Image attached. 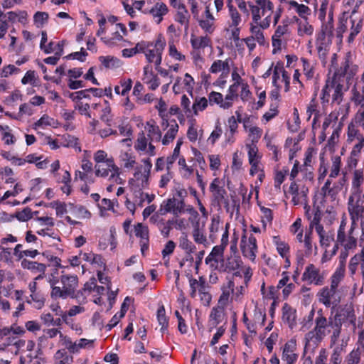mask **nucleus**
I'll return each mask as SVG.
<instances>
[{"label":"nucleus","instance_id":"31","mask_svg":"<svg viewBox=\"0 0 364 364\" xmlns=\"http://www.w3.org/2000/svg\"><path fill=\"white\" fill-rule=\"evenodd\" d=\"M363 181V171L359 170H355L354 171V177L353 180V188L355 190V193H360V191L359 190L360 185Z\"/></svg>","mask_w":364,"mask_h":364},{"label":"nucleus","instance_id":"41","mask_svg":"<svg viewBox=\"0 0 364 364\" xmlns=\"http://www.w3.org/2000/svg\"><path fill=\"white\" fill-rule=\"evenodd\" d=\"M230 15L232 19V26H237L241 21L240 15L235 7L232 5L229 6Z\"/></svg>","mask_w":364,"mask_h":364},{"label":"nucleus","instance_id":"58","mask_svg":"<svg viewBox=\"0 0 364 364\" xmlns=\"http://www.w3.org/2000/svg\"><path fill=\"white\" fill-rule=\"evenodd\" d=\"M347 18H341L339 21V26L337 28L336 33H337V37L339 38H342L343 33L346 32L347 29Z\"/></svg>","mask_w":364,"mask_h":364},{"label":"nucleus","instance_id":"29","mask_svg":"<svg viewBox=\"0 0 364 364\" xmlns=\"http://www.w3.org/2000/svg\"><path fill=\"white\" fill-rule=\"evenodd\" d=\"M181 144H182V141L178 140L177 141L176 147L173 149V154L171 156L167 157L166 168L168 171L170 170L172 164L174 163L176 159L178 157Z\"/></svg>","mask_w":364,"mask_h":364},{"label":"nucleus","instance_id":"45","mask_svg":"<svg viewBox=\"0 0 364 364\" xmlns=\"http://www.w3.org/2000/svg\"><path fill=\"white\" fill-rule=\"evenodd\" d=\"M213 22L214 21L209 19L198 21L199 26L208 33H212L213 32Z\"/></svg>","mask_w":364,"mask_h":364},{"label":"nucleus","instance_id":"24","mask_svg":"<svg viewBox=\"0 0 364 364\" xmlns=\"http://www.w3.org/2000/svg\"><path fill=\"white\" fill-rule=\"evenodd\" d=\"M135 235L140 237L141 240H149V229L147 226L144 225L142 223H137L134 226Z\"/></svg>","mask_w":364,"mask_h":364},{"label":"nucleus","instance_id":"6","mask_svg":"<svg viewBox=\"0 0 364 364\" xmlns=\"http://www.w3.org/2000/svg\"><path fill=\"white\" fill-rule=\"evenodd\" d=\"M301 279L317 286H321L324 283V276L320 273L319 269L313 264H310L306 267Z\"/></svg>","mask_w":364,"mask_h":364},{"label":"nucleus","instance_id":"23","mask_svg":"<svg viewBox=\"0 0 364 364\" xmlns=\"http://www.w3.org/2000/svg\"><path fill=\"white\" fill-rule=\"evenodd\" d=\"M146 126L149 127L148 136L151 141L156 140L159 141L161 139V132L158 126L151 124L149 122L146 123Z\"/></svg>","mask_w":364,"mask_h":364},{"label":"nucleus","instance_id":"63","mask_svg":"<svg viewBox=\"0 0 364 364\" xmlns=\"http://www.w3.org/2000/svg\"><path fill=\"white\" fill-rule=\"evenodd\" d=\"M111 112V108L107 106L105 109H102V114L100 117V119L105 122L108 126H110V122L112 121V118L109 114Z\"/></svg>","mask_w":364,"mask_h":364},{"label":"nucleus","instance_id":"22","mask_svg":"<svg viewBox=\"0 0 364 364\" xmlns=\"http://www.w3.org/2000/svg\"><path fill=\"white\" fill-rule=\"evenodd\" d=\"M55 358L59 360L57 364H71L73 362V356L69 355L64 349L58 350L55 355Z\"/></svg>","mask_w":364,"mask_h":364},{"label":"nucleus","instance_id":"28","mask_svg":"<svg viewBox=\"0 0 364 364\" xmlns=\"http://www.w3.org/2000/svg\"><path fill=\"white\" fill-rule=\"evenodd\" d=\"M321 32L323 35H328L329 36H333V12L331 11L328 14V21L323 24L321 28Z\"/></svg>","mask_w":364,"mask_h":364},{"label":"nucleus","instance_id":"20","mask_svg":"<svg viewBox=\"0 0 364 364\" xmlns=\"http://www.w3.org/2000/svg\"><path fill=\"white\" fill-rule=\"evenodd\" d=\"M99 60L106 68H114L119 66L120 60L114 56H100Z\"/></svg>","mask_w":364,"mask_h":364},{"label":"nucleus","instance_id":"39","mask_svg":"<svg viewBox=\"0 0 364 364\" xmlns=\"http://www.w3.org/2000/svg\"><path fill=\"white\" fill-rule=\"evenodd\" d=\"M256 4L262 10V15L264 16L265 14L266 11H272L274 9V6L272 1L268 0H257Z\"/></svg>","mask_w":364,"mask_h":364},{"label":"nucleus","instance_id":"61","mask_svg":"<svg viewBox=\"0 0 364 364\" xmlns=\"http://www.w3.org/2000/svg\"><path fill=\"white\" fill-rule=\"evenodd\" d=\"M121 86L123 87L121 91V95L125 96L131 90L132 86V80L128 79L127 80H121Z\"/></svg>","mask_w":364,"mask_h":364},{"label":"nucleus","instance_id":"51","mask_svg":"<svg viewBox=\"0 0 364 364\" xmlns=\"http://www.w3.org/2000/svg\"><path fill=\"white\" fill-rule=\"evenodd\" d=\"M340 163L341 159L340 157H336L333 161L331 173L329 175V178H336L340 171Z\"/></svg>","mask_w":364,"mask_h":364},{"label":"nucleus","instance_id":"60","mask_svg":"<svg viewBox=\"0 0 364 364\" xmlns=\"http://www.w3.org/2000/svg\"><path fill=\"white\" fill-rule=\"evenodd\" d=\"M11 130H7L2 133V140L7 145L14 144L15 143V136L11 133Z\"/></svg>","mask_w":364,"mask_h":364},{"label":"nucleus","instance_id":"64","mask_svg":"<svg viewBox=\"0 0 364 364\" xmlns=\"http://www.w3.org/2000/svg\"><path fill=\"white\" fill-rule=\"evenodd\" d=\"M193 237L196 242L203 244L206 242V237L200 231L198 228L193 230Z\"/></svg>","mask_w":364,"mask_h":364},{"label":"nucleus","instance_id":"15","mask_svg":"<svg viewBox=\"0 0 364 364\" xmlns=\"http://www.w3.org/2000/svg\"><path fill=\"white\" fill-rule=\"evenodd\" d=\"M157 320L159 324L161 326V332L163 333H165V331H167L168 329V317L166 316V311L164 305H161L158 309Z\"/></svg>","mask_w":364,"mask_h":364},{"label":"nucleus","instance_id":"55","mask_svg":"<svg viewBox=\"0 0 364 364\" xmlns=\"http://www.w3.org/2000/svg\"><path fill=\"white\" fill-rule=\"evenodd\" d=\"M346 242L343 244L346 250H352L356 247L357 239L353 236H348V239H346Z\"/></svg>","mask_w":364,"mask_h":364},{"label":"nucleus","instance_id":"34","mask_svg":"<svg viewBox=\"0 0 364 364\" xmlns=\"http://www.w3.org/2000/svg\"><path fill=\"white\" fill-rule=\"evenodd\" d=\"M251 32L253 34L252 37L255 38V41L256 40L258 42V43L261 46L265 45L266 41L263 32L260 30V28L258 26H252L251 27Z\"/></svg>","mask_w":364,"mask_h":364},{"label":"nucleus","instance_id":"36","mask_svg":"<svg viewBox=\"0 0 364 364\" xmlns=\"http://www.w3.org/2000/svg\"><path fill=\"white\" fill-rule=\"evenodd\" d=\"M141 46H144V44L139 42L136 43V46L133 48H125L122 50V55L125 58H130L138 53H143V47Z\"/></svg>","mask_w":364,"mask_h":364},{"label":"nucleus","instance_id":"18","mask_svg":"<svg viewBox=\"0 0 364 364\" xmlns=\"http://www.w3.org/2000/svg\"><path fill=\"white\" fill-rule=\"evenodd\" d=\"M288 4L291 6L296 9V12L301 18L304 20H308L307 16L310 14L311 9L307 6L304 4H299L294 0L289 1Z\"/></svg>","mask_w":364,"mask_h":364},{"label":"nucleus","instance_id":"32","mask_svg":"<svg viewBox=\"0 0 364 364\" xmlns=\"http://www.w3.org/2000/svg\"><path fill=\"white\" fill-rule=\"evenodd\" d=\"M177 205L176 206V213H174V215L178 216L179 214L183 213L186 211H188L189 213H196L194 210L193 208L189 206L188 208H186V204L184 199H176Z\"/></svg>","mask_w":364,"mask_h":364},{"label":"nucleus","instance_id":"57","mask_svg":"<svg viewBox=\"0 0 364 364\" xmlns=\"http://www.w3.org/2000/svg\"><path fill=\"white\" fill-rule=\"evenodd\" d=\"M360 257L354 255L350 261L349 263V271L351 274H354L357 270L358 265L360 263Z\"/></svg>","mask_w":364,"mask_h":364},{"label":"nucleus","instance_id":"59","mask_svg":"<svg viewBox=\"0 0 364 364\" xmlns=\"http://www.w3.org/2000/svg\"><path fill=\"white\" fill-rule=\"evenodd\" d=\"M326 350L325 348L321 349L318 355L316 358L315 364H328Z\"/></svg>","mask_w":364,"mask_h":364},{"label":"nucleus","instance_id":"46","mask_svg":"<svg viewBox=\"0 0 364 364\" xmlns=\"http://www.w3.org/2000/svg\"><path fill=\"white\" fill-rule=\"evenodd\" d=\"M63 341V344L67 348V349L71 353H77V349H76V342L73 343L71 339L63 335V338H60Z\"/></svg>","mask_w":364,"mask_h":364},{"label":"nucleus","instance_id":"25","mask_svg":"<svg viewBox=\"0 0 364 364\" xmlns=\"http://www.w3.org/2000/svg\"><path fill=\"white\" fill-rule=\"evenodd\" d=\"M210 42V38L207 36H202L200 38H192L191 39V43L192 47L194 49H200L205 48L208 46Z\"/></svg>","mask_w":364,"mask_h":364},{"label":"nucleus","instance_id":"33","mask_svg":"<svg viewBox=\"0 0 364 364\" xmlns=\"http://www.w3.org/2000/svg\"><path fill=\"white\" fill-rule=\"evenodd\" d=\"M334 87V81H331V82L329 80L326 81V85L322 90V93L321 96V100H322V102H328L329 101L330 98V92L331 90Z\"/></svg>","mask_w":364,"mask_h":364},{"label":"nucleus","instance_id":"48","mask_svg":"<svg viewBox=\"0 0 364 364\" xmlns=\"http://www.w3.org/2000/svg\"><path fill=\"white\" fill-rule=\"evenodd\" d=\"M189 14L177 11L175 20L181 25H186V28L188 27Z\"/></svg>","mask_w":364,"mask_h":364},{"label":"nucleus","instance_id":"30","mask_svg":"<svg viewBox=\"0 0 364 364\" xmlns=\"http://www.w3.org/2000/svg\"><path fill=\"white\" fill-rule=\"evenodd\" d=\"M314 28L311 26L307 20L299 22L298 24V34L301 36L304 35H311L313 33Z\"/></svg>","mask_w":364,"mask_h":364},{"label":"nucleus","instance_id":"38","mask_svg":"<svg viewBox=\"0 0 364 364\" xmlns=\"http://www.w3.org/2000/svg\"><path fill=\"white\" fill-rule=\"evenodd\" d=\"M33 212L28 207L25 208L23 210L18 212L16 217L17 219L22 222H26L32 218Z\"/></svg>","mask_w":364,"mask_h":364},{"label":"nucleus","instance_id":"10","mask_svg":"<svg viewBox=\"0 0 364 364\" xmlns=\"http://www.w3.org/2000/svg\"><path fill=\"white\" fill-rule=\"evenodd\" d=\"M296 310L285 303L282 307V320L287 322L290 328H293L296 325Z\"/></svg>","mask_w":364,"mask_h":364},{"label":"nucleus","instance_id":"49","mask_svg":"<svg viewBox=\"0 0 364 364\" xmlns=\"http://www.w3.org/2000/svg\"><path fill=\"white\" fill-rule=\"evenodd\" d=\"M87 55V53L84 50L83 48H81L80 52H74L68 55H67L66 58H72V59H76L78 60L80 62L85 61V58Z\"/></svg>","mask_w":364,"mask_h":364},{"label":"nucleus","instance_id":"9","mask_svg":"<svg viewBox=\"0 0 364 364\" xmlns=\"http://www.w3.org/2000/svg\"><path fill=\"white\" fill-rule=\"evenodd\" d=\"M338 316L341 324L346 321H349L353 325L355 323L356 316L352 305H346L341 310L340 313H336L334 316Z\"/></svg>","mask_w":364,"mask_h":364},{"label":"nucleus","instance_id":"21","mask_svg":"<svg viewBox=\"0 0 364 364\" xmlns=\"http://www.w3.org/2000/svg\"><path fill=\"white\" fill-rule=\"evenodd\" d=\"M174 124L171 125L170 129L168 130L164 138L162 139V144L167 145L170 141H173L178 131V125L174 120Z\"/></svg>","mask_w":364,"mask_h":364},{"label":"nucleus","instance_id":"5","mask_svg":"<svg viewBox=\"0 0 364 364\" xmlns=\"http://www.w3.org/2000/svg\"><path fill=\"white\" fill-rule=\"evenodd\" d=\"M166 46L164 39L159 36L157 40L154 42V48L148 49L143 52L145 54L146 58L149 63H155L156 66H159L161 63L162 52Z\"/></svg>","mask_w":364,"mask_h":364},{"label":"nucleus","instance_id":"14","mask_svg":"<svg viewBox=\"0 0 364 364\" xmlns=\"http://www.w3.org/2000/svg\"><path fill=\"white\" fill-rule=\"evenodd\" d=\"M168 11L167 6L163 2H158L150 10V14L154 18H158L157 23H159L162 21V16L166 15Z\"/></svg>","mask_w":364,"mask_h":364},{"label":"nucleus","instance_id":"56","mask_svg":"<svg viewBox=\"0 0 364 364\" xmlns=\"http://www.w3.org/2000/svg\"><path fill=\"white\" fill-rule=\"evenodd\" d=\"M288 31V22L283 21L282 26H278L274 33V36L275 38H281L283 35H284Z\"/></svg>","mask_w":364,"mask_h":364},{"label":"nucleus","instance_id":"42","mask_svg":"<svg viewBox=\"0 0 364 364\" xmlns=\"http://www.w3.org/2000/svg\"><path fill=\"white\" fill-rule=\"evenodd\" d=\"M342 348L338 346L336 347L331 355L330 363L331 364H341L342 362L341 357Z\"/></svg>","mask_w":364,"mask_h":364},{"label":"nucleus","instance_id":"17","mask_svg":"<svg viewBox=\"0 0 364 364\" xmlns=\"http://www.w3.org/2000/svg\"><path fill=\"white\" fill-rule=\"evenodd\" d=\"M242 261L239 257H230L227 259L225 264L223 263V272H231L240 268Z\"/></svg>","mask_w":364,"mask_h":364},{"label":"nucleus","instance_id":"37","mask_svg":"<svg viewBox=\"0 0 364 364\" xmlns=\"http://www.w3.org/2000/svg\"><path fill=\"white\" fill-rule=\"evenodd\" d=\"M121 161L124 162V166L127 168H133L136 164L135 157L125 152L121 155Z\"/></svg>","mask_w":364,"mask_h":364},{"label":"nucleus","instance_id":"50","mask_svg":"<svg viewBox=\"0 0 364 364\" xmlns=\"http://www.w3.org/2000/svg\"><path fill=\"white\" fill-rule=\"evenodd\" d=\"M333 241H334V233L333 232H328L320 237L321 246L328 247Z\"/></svg>","mask_w":364,"mask_h":364},{"label":"nucleus","instance_id":"3","mask_svg":"<svg viewBox=\"0 0 364 364\" xmlns=\"http://www.w3.org/2000/svg\"><path fill=\"white\" fill-rule=\"evenodd\" d=\"M318 300L326 307L337 306L341 302V298L338 290L328 287H323L318 293Z\"/></svg>","mask_w":364,"mask_h":364},{"label":"nucleus","instance_id":"26","mask_svg":"<svg viewBox=\"0 0 364 364\" xmlns=\"http://www.w3.org/2000/svg\"><path fill=\"white\" fill-rule=\"evenodd\" d=\"M361 350L360 348L353 350L346 358L347 364H359L360 362Z\"/></svg>","mask_w":364,"mask_h":364},{"label":"nucleus","instance_id":"11","mask_svg":"<svg viewBox=\"0 0 364 364\" xmlns=\"http://www.w3.org/2000/svg\"><path fill=\"white\" fill-rule=\"evenodd\" d=\"M225 316V309L222 306L213 307L210 314V323L213 327H216L220 323L223 321Z\"/></svg>","mask_w":364,"mask_h":364},{"label":"nucleus","instance_id":"12","mask_svg":"<svg viewBox=\"0 0 364 364\" xmlns=\"http://www.w3.org/2000/svg\"><path fill=\"white\" fill-rule=\"evenodd\" d=\"M353 201V197L350 196L349 198L348 202V210L350 215L351 220L355 221L358 220V218L364 217V207L362 205L359 204L360 199L357 200L355 205H351V203Z\"/></svg>","mask_w":364,"mask_h":364},{"label":"nucleus","instance_id":"1","mask_svg":"<svg viewBox=\"0 0 364 364\" xmlns=\"http://www.w3.org/2000/svg\"><path fill=\"white\" fill-rule=\"evenodd\" d=\"M60 282L63 288L55 286L58 281H50V287L52 288L50 296L53 299L62 298L66 299L70 296L71 298H77L78 294H75V289L78 286V278L76 275H62Z\"/></svg>","mask_w":364,"mask_h":364},{"label":"nucleus","instance_id":"19","mask_svg":"<svg viewBox=\"0 0 364 364\" xmlns=\"http://www.w3.org/2000/svg\"><path fill=\"white\" fill-rule=\"evenodd\" d=\"M273 242L276 245L277 250L281 257H287V254L289 252V245L285 242L282 241L279 236H274L273 237Z\"/></svg>","mask_w":364,"mask_h":364},{"label":"nucleus","instance_id":"44","mask_svg":"<svg viewBox=\"0 0 364 364\" xmlns=\"http://www.w3.org/2000/svg\"><path fill=\"white\" fill-rule=\"evenodd\" d=\"M303 63V70L304 75L306 76L307 79L310 80L314 77V69L313 67L311 66L309 62L306 58H302L301 59Z\"/></svg>","mask_w":364,"mask_h":364},{"label":"nucleus","instance_id":"43","mask_svg":"<svg viewBox=\"0 0 364 364\" xmlns=\"http://www.w3.org/2000/svg\"><path fill=\"white\" fill-rule=\"evenodd\" d=\"M343 85L341 84L334 85V92L333 94V102H336L338 104H340L343 100Z\"/></svg>","mask_w":364,"mask_h":364},{"label":"nucleus","instance_id":"16","mask_svg":"<svg viewBox=\"0 0 364 364\" xmlns=\"http://www.w3.org/2000/svg\"><path fill=\"white\" fill-rule=\"evenodd\" d=\"M341 326L342 324L338 318V316H334V322L331 326L333 331L331 336V346H334L337 343L341 333Z\"/></svg>","mask_w":364,"mask_h":364},{"label":"nucleus","instance_id":"62","mask_svg":"<svg viewBox=\"0 0 364 364\" xmlns=\"http://www.w3.org/2000/svg\"><path fill=\"white\" fill-rule=\"evenodd\" d=\"M87 92L86 90L77 91L75 92H71L69 94V97L72 99L73 101L76 100H81L82 98L89 97V95L87 94Z\"/></svg>","mask_w":364,"mask_h":364},{"label":"nucleus","instance_id":"27","mask_svg":"<svg viewBox=\"0 0 364 364\" xmlns=\"http://www.w3.org/2000/svg\"><path fill=\"white\" fill-rule=\"evenodd\" d=\"M49 15L46 12L37 11L33 16V21L38 28H41L48 22Z\"/></svg>","mask_w":364,"mask_h":364},{"label":"nucleus","instance_id":"8","mask_svg":"<svg viewBox=\"0 0 364 364\" xmlns=\"http://www.w3.org/2000/svg\"><path fill=\"white\" fill-rule=\"evenodd\" d=\"M296 346V341L292 339L284 346L282 358L287 361V364H294L297 360L298 355L294 353Z\"/></svg>","mask_w":364,"mask_h":364},{"label":"nucleus","instance_id":"54","mask_svg":"<svg viewBox=\"0 0 364 364\" xmlns=\"http://www.w3.org/2000/svg\"><path fill=\"white\" fill-rule=\"evenodd\" d=\"M248 4L252 11L253 21L255 23H258L262 16L260 14V8L258 6L252 5L251 2H248Z\"/></svg>","mask_w":364,"mask_h":364},{"label":"nucleus","instance_id":"13","mask_svg":"<svg viewBox=\"0 0 364 364\" xmlns=\"http://www.w3.org/2000/svg\"><path fill=\"white\" fill-rule=\"evenodd\" d=\"M21 264L23 269H28L33 273H43L46 269V264L26 259H23Z\"/></svg>","mask_w":364,"mask_h":364},{"label":"nucleus","instance_id":"47","mask_svg":"<svg viewBox=\"0 0 364 364\" xmlns=\"http://www.w3.org/2000/svg\"><path fill=\"white\" fill-rule=\"evenodd\" d=\"M208 106V100L205 97H202L198 100H196V102L193 105V109L195 114H198V109L203 110Z\"/></svg>","mask_w":364,"mask_h":364},{"label":"nucleus","instance_id":"4","mask_svg":"<svg viewBox=\"0 0 364 364\" xmlns=\"http://www.w3.org/2000/svg\"><path fill=\"white\" fill-rule=\"evenodd\" d=\"M240 249L244 257L255 261L257 252V240L252 235L247 240L245 230L241 237Z\"/></svg>","mask_w":364,"mask_h":364},{"label":"nucleus","instance_id":"53","mask_svg":"<svg viewBox=\"0 0 364 364\" xmlns=\"http://www.w3.org/2000/svg\"><path fill=\"white\" fill-rule=\"evenodd\" d=\"M96 287V279L95 277H91L88 282H87L84 284V287L82 290H80L77 292V294H82V291H88L90 292L92 290L95 289V287Z\"/></svg>","mask_w":364,"mask_h":364},{"label":"nucleus","instance_id":"52","mask_svg":"<svg viewBox=\"0 0 364 364\" xmlns=\"http://www.w3.org/2000/svg\"><path fill=\"white\" fill-rule=\"evenodd\" d=\"M71 206L73 207L74 211L77 213L78 214L81 215L85 218H90L91 217L90 212L85 208L83 205H73V204H70Z\"/></svg>","mask_w":364,"mask_h":364},{"label":"nucleus","instance_id":"40","mask_svg":"<svg viewBox=\"0 0 364 364\" xmlns=\"http://www.w3.org/2000/svg\"><path fill=\"white\" fill-rule=\"evenodd\" d=\"M147 147V139L145 136L144 132H141L138 134L136 144L135 145L136 149L145 151Z\"/></svg>","mask_w":364,"mask_h":364},{"label":"nucleus","instance_id":"2","mask_svg":"<svg viewBox=\"0 0 364 364\" xmlns=\"http://www.w3.org/2000/svg\"><path fill=\"white\" fill-rule=\"evenodd\" d=\"M333 322L331 318L328 320L322 314V310L318 311V316L315 319V327L312 331L308 332L305 336V348L312 342L317 345L326 336V328L332 326Z\"/></svg>","mask_w":364,"mask_h":364},{"label":"nucleus","instance_id":"35","mask_svg":"<svg viewBox=\"0 0 364 364\" xmlns=\"http://www.w3.org/2000/svg\"><path fill=\"white\" fill-rule=\"evenodd\" d=\"M344 269L336 270L331 277V287L330 288L335 289L337 290L338 287L341 281L342 280L344 274Z\"/></svg>","mask_w":364,"mask_h":364},{"label":"nucleus","instance_id":"7","mask_svg":"<svg viewBox=\"0 0 364 364\" xmlns=\"http://www.w3.org/2000/svg\"><path fill=\"white\" fill-rule=\"evenodd\" d=\"M211 193V205L220 209L221 205L224 204L225 208L228 210L229 200L227 197V191L223 186L210 190Z\"/></svg>","mask_w":364,"mask_h":364}]
</instances>
